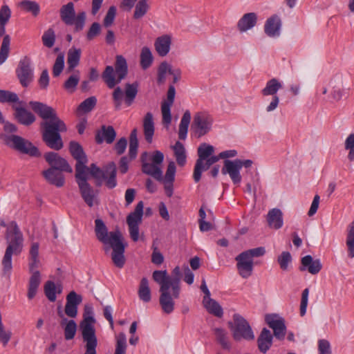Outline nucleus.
Returning a JSON list of instances; mask_svg holds the SVG:
<instances>
[{
    "label": "nucleus",
    "mask_w": 354,
    "mask_h": 354,
    "mask_svg": "<svg viewBox=\"0 0 354 354\" xmlns=\"http://www.w3.org/2000/svg\"><path fill=\"white\" fill-rule=\"evenodd\" d=\"M29 105L43 121L40 124L42 140L49 148L59 151L64 147L61 133L66 132L67 127L57 111L46 104L30 101Z\"/></svg>",
    "instance_id": "obj_1"
},
{
    "label": "nucleus",
    "mask_w": 354,
    "mask_h": 354,
    "mask_svg": "<svg viewBox=\"0 0 354 354\" xmlns=\"http://www.w3.org/2000/svg\"><path fill=\"white\" fill-rule=\"evenodd\" d=\"M181 270L179 266H176L168 275L167 271L155 270L152 279L160 285V305L164 313L170 314L174 309V299H178L180 292Z\"/></svg>",
    "instance_id": "obj_2"
},
{
    "label": "nucleus",
    "mask_w": 354,
    "mask_h": 354,
    "mask_svg": "<svg viewBox=\"0 0 354 354\" xmlns=\"http://www.w3.org/2000/svg\"><path fill=\"white\" fill-rule=\"evenodd\" d=\"M95 233L97 240L103 243L105 252L112 250L111 260L118 268H123L126 259L124 257L125 244L123 236L119 230L109 232L104 221L100 218L95 221Z\"/></svg>",
    "instance_id": "obj_3"
},
{
    "label": "nucleus",
    "mask_w": 354,
    "mask_h": 354,
    "mask_svg": "<svg viewBox=\"0 0 354 354\" xmlns=\"http://www.w3.org/2000/svg\"><path fill=\"white\" fill-rule=\"evenodd\" d=\"M5 240L7 247L1 261L3 274L9 277L12 269V257L19 255L24 247V235L17 223L12 221L6 230Z\"/></svg>",
    "instance_id": "obj_4"
},
{
    "label": "nucleus",
    "mask_w": 354,
    "mask_h": 354,
    "mask_svg": "<svg viewBox=\"0 0 354 354\" xmlns=\"http://www.w3.org/2000/svg\"><path fill=\"white\" fill-rule=\"evenodd\" d=\"M266 254L264 247H258L256 248L245 250L235 258L236 261V268L239 274L244 279H247L252 275L253 270L254 257H262Z\"/></svg>",
    "instance_id": "obj_5"
},
{
    "label": "nucleus",
    "mask_w": 354,
    "mask_h": 354,
    "mask_svg": "<svg viewBox=\"0 0 354 354\" xmlns=\"http://www.w3.org/2000/svg\"><path fill=\"white\" fill-rule=\"evenodd\" d=\"M95 318L91 315H84V319L80 323L82 339L85 342L84 354H97V339L95 335Z\"/></svg>",
    "instance_id": "obj_6"
},
{
    "label": "nucleus",
    "mask_w": 354,
    "mask_h": 354,
    "mask_svg": "<svg viewBox=\"0 0 354 354\" xmlns=\"http://www.w3.org/2000/svg\"><path fill=\"white\" fill-rule=\"evenodd\" d=\"M90 173L91 175L97 180V185L100 186L102 181H105V185L109 189H113L117 185L116 181V166L113 162H109L102 170L95 164L92 163L90 167H88L86 173Z\"/></svg>",
    "instance_id": "obj_7"
},
{
    "label": "nucleus",
    "mask_w": 354,
    "mask_h": 354,
    "mask_svg": "<svg viewBox=\"0 0 354 354\" xmlns=\"http://www.w3.org/2000/svg\"><path fill=\"white\" fill-rule=\"evenodd\" d=\"M1 138L10 148L31 157H38L40 153L37 147L27 139L17 135H2Z\"/></svg>",
    "instance_id": "obj_8"
},
{
    "label": "nucleus",
    "mask_w": 354,
    "mask_h": 354,
    "mask_svg": "<svg viewBox=\"0 0 354 354\" xmlns=\"http://www.w3.org/2000/svg\"><path fill=\"white\" fill-rule=\"evenodd\" d=\"M59 15L62 21L68 26L74 25V30L79 32L83 30L85 21V12H80L75 15V6L73 2H68L63 5L59 10Z\"/></svg>",
    "instance_id": "obj_9"
},
{
    "label": "nucleus",
    "mask_w": 354,
    "mask_h": 354,
    "mask_svg": "<svg viewBox=\"0 0 354 354\" xmlns=\"http://www.w3.org/2000/svg\"><path fill=\"white\" fill-rule=\"evenodd\" d=\"M234 322H228V326L232 331V336L234 340L240 341L242 339L245 340H253L254 335L252 328L247 320L239 314L233 315Z\"/></svg>",
    "instance_id": "obj_10"
},
{
    "label": "nucleus",
    "mask_w": 354,
    "mask_h": 354,
    "mask_svg": "<svg viewBox=\"0 0 354 354\" xmlns=\"http://www.w3.org/2000/svg\"><path fill=\"white\" fill-rule=\"evenodd\" d=\"M75 177L82 199L88 207H92L95 203H97V191L95 190L88 183L86 171L75 174Z\"/></svg>",
    "instance_id": "obj_11"
},
{
    "label": "nucleus",
    "mask_w": 354,
    "mask_h": 354,
    "mask_svg": "<svg viewBox=\"0 0 354 354\" xmlns=\"http://www.w3.org/2000/svg\"><path fill=\"white\" fill-rule=\"evenodd\" d=\"M252 163L253 162L251 160H224V166L222 168L221 172L224 175L228 174L232 182L234 184H238L241 181L240 169L243 167L249 168L252 165Z\"/></svg>",
    "instance_id": "obj_12"
},
{
    "label": "nucleus",
    "mask_w": 354,
    "mask_h": 354,
    "mask_svg": "<svg viewBox=\"0 0 354 354\" xmlns=\"http://www.w3.org/2000/svg\"><path fill=\"white\" fill-rule=\"evenodd\" d=\"M41 266L39 258H28V270L31 276L28 281V288L27 297L29 299H32L37 292L41 283V274L37 270Z\"/></svg>",
    "instance_id": "obj_13"
},
{
    "label": "nucleus",
    "mask_w": 354,
    "mask_h": 354,
    "mask_svg": "<svg viewBox=\"0 0 354 354\" xmlns=\"http://www.w3.org/2000/svg\"><path fill=\"white\" fill-rule=\"evenodd\" d=\"M15 73L21 85L24 88L28 87L34 77L31 60L29 57L26 56L20 59L15 70Z\"/></svg>",
    "instance_id": "obj_14"
},
{
    "label": "nucleus",
    "mask_w": 354,
    "mask_h": 354,
    "mask_svg": "<svg viewBox=\"0 0 354 354\" xmlns=\"http://www.w3.org/2000/svg\"><path fill=\"white\" fill-rule=\"evenodd\" d=\"M143 207V202L140 201L136 206L134 211L130 213L127 217V223L129 225L130 236L135 242L139 239V224L142 221Z\"/></svg>",
    "instance_id": "obj_15"
},
{
    "label": "nucleus",
    "mask_w": 354,
    "mask_h": 354,
    "mask_svg": "<svg viewBox=\"0 0 354 354\" xmlns=\"http://www.w3.org/2000/svg\"><path fill=\"white\" fill-rule=\"evenodd\" d=\"M212 122L213 120L209 115L204 112H198L194 115L192 129L198 138H200L211 130Z\"/></svg>",
    "instance_id": "obj_16"
},
{
    "label": "nucleus",
    "mask_w": 354,
    "mask_h": 354,
    "mask_svg": "<svg viewBox=\"0 0 354 354\" xmlns=\"http://www.w3.org/2000/svg\"><path fill=\"white\" fill-rule=\"evenodd\" d=\"M69 151L77 162L75 165V174L87 171L88 167L86 164L88 159L80 144L75 141H71L69 142Z\"/></svg>",
    "instance_id": "obj_17"
},
{
    "label": "nucleus",
    "mask_w": 354,
    "mask_h": 354,
    "mask_svg": "<svg viewBox=\"0 0 354 354\" xmlns=\"http://www.w3.org/2000/svg\"><path fill=\"white\" fill-rule=\"evenodd\" d=\"M214 151L213 146L207 143H202L198 148V158L196 160L193 178L196 183L200 180V170L202 167L203 161H205L207 158L211 157Z\"/></svg>",
    "instance_id": "obj_18"
},
{
    "label": "nucleus",
    "mask_w": 354,
    "mask_h": 354,
    "mask_svg": "<svg viewBox=\"0 0 354 354\" xmlns=\"http://www.w3.org/2000/svg\"><path fill=\"white\" fill-rule=\"evenodd\" d=\"M44 157L50 166L48 169L65 171V172L70 174L73 172V169L67 160L61 157L57 153L53 151L47 152L44 154Z\"/></svg>",
    "instance_id": "obj_19"
},
{
    "label": "nucleus",
    "mask_w": 354,
    "mask_h": 354,
    "mask_svg": "<svg viewBox=\"0 0 354 354\" xmlns=\"http://www.w3.org/2000/svg\"><path fill=\"white\" fill-rule=\"evenodd\" d=\"M266 324L273 330L274 335L279 339L284 338L286 331L284 319L277 314L266 315Z\"/></svg>",
    "instance_id": "obj_20"
},
{
    "label": "nucleus",
    "mask_w": 354,
    "mask_h": 354,
    "mask_svg": "<svg viewBox=\"0 0 354 354\" xmlns=\"http://www.w3.org/2000/svg\"><path fill=\"white\" fill-rule=\"evenodd\" d=\"M21 105L19 104L12 105V107L15 111L14 117L19 124L30 126L35 122L36 117L32 112Z\"/></svg>",
    "instance_id": "obj_21"
},
{
    "label": "nucleus",
    "mask_w": 354,
    "mask_h": 354,
    "mask_svg": "<svg viewBox=\"0 0 354 354\" xmlns=\"http://www.w3.org/2000/svg\"><path fill=\"white\" fill-rule=\"evenodd\" d=\"M148 157L147 152L142 153L140 159L142 161V171L143 173L151 176L157 180L161 181L163 180L162 172L161 169L153 163H149L147 162Z\"/></svg>",
    "instance_id": "obj_22"
},
{
    "label": "nucleus",
    "mask_w": 354,
    "mask_h": 354,
    "mask_svg": "<svg viewBox=\"0 0 354 354\" xmlns=\"http://www.w3.org/2000/svg\"><path fill=\"white\" fill-rule=\"evenodd\" d=\"M63 172H65V171L48 169L42 171V176L50 185L62 187L65 184V177Z\"/></svg>",
    "instance_id": "obj_23"
},
{
    "label": "nucleus",
    "mask_w": 354,
    "mask_h": 354,
    "mask_svg": "<svg viewBox=\"0 0 354 354\" xmlns=\"http://www.w3.org/2000/svg\"><path fill=\"white\" fill-rule=\"evenodd\" d=\"M116 132L112 126L102 125L101 129L95 133V140L97 144H102L105 141L107 144H111L115 140Z\"/></svg>",
    "instance_id": "obj_24"
},
{
    "label": "nucleus",
    "mask_w": 354,
    "mask_h": 354,
    "mask_svg": "<svg viewBox=\"0 0 354 354\" xmlns=\"http://www.w3.org/2000/svg\"><path fill=\"white\" fill-rule=\"evenodd\" d=\"M301 266L299 268L301 271L307 270L312 274H317L322 268V265L319 259L314 260L310 255H306L301 258Z\"/></svg>",
    "instance_id": "obj_25"
},
{
    "label": "nucleus",
    "mask_w": 354,
    "mask_h": 354,
    "mask_svg": "<svg viewBox=\"0 0 354 354\" xmlns=\"http://www.w3.org/2000/svg\"><path fill=\"white\" fill-rule=\"evenodd\" d=\"M171 44V37L169 35H164L156 38L154 42V47L157 53L160 57L166 56L169 50Z\"/></svg>",
    "instance_id": "obj_26"
},
{
    "label": "nucleus",
    "mask_w": 354,
    "mask_h": 354,
    "mask_svg": "<svg viewBox=\"0 0 354 354\" xmlns=\"http://www.w3.org/2000/svg\"><path fill=\"white\" fill-rule=\"evenodd\" d=\"M6 26V24L0 23V37H3L0 48V65L6 60L10 51V37L5 34Z\"/></svg>",
    "instance_id": "obj_27"
},
{
    "label": "nucleus",
    "mask_w": 354,
    "mask_h": 354,
    "mask_svg": "<svg viewBox=\"0 0 354 354\" xmlns=\"http://www.w3.org/2000/svg\"><path fill=\"white\" fill-rule=\"evenodd\" d=\"M267 222L270 228L274 230L280 229L283 224L281 210L278 208L270 209L267 214Z\"/></svg>",
    "instance_id": "obj_28"
},
{
    "label": "nucleus",
    "mask_w": 354,
    "mask_h": 354,
    "mask_svg": "<svg viewBox=\"0 0 354 354\" xmlns=\"http://www.w3.org/2000/svg\"><path fill=\"white\" fill-rule=\"evenodd\" d=\"M272 335L266 328H263L257 338L258 348L262 353H266L272 344Z\"/></svg>",
    "instance_id": "obj_29"
},
{
    "label": "nucleus",
    "mask_w": 354,
    "mask_h": 354,
    "mask_svg": "<svg viewBox=\"0 0 354 354\" xmlns=\"http://www.w3.org/2000/svg\"><path fill=\"white\" fill-rule=\"evenodd\" d=\"M280 28L281 19L278 16L274 15L266 21L264 30L268 36L276 37L279 35Z\"/></svg>",
    "instance_id": "obj_30"
},
{
    "label": "nucleus",
    "mask_w": 354,
    "mask_h": 354,
    "mask_svg": "<svg viewBox=\"0 0 354 354\" xmlns=\"http://www.w3.org/2000/svg\"><path fill=\"white\" fill-rule=\"evenodd\" d=\"M154 131L155 128L153 115L151 113L148 112L146 113L143 119L144 136L148 143L152 142Z\"/></svg>",
    "instance_id": "obj_31"
},
{
    "label": "nucleus",
    "mask_w": 354,
    "mask_h": 354,
    "mask_svg": "<svg viewBox=\"0 0 354 354\" xmlns=\"http://www.w3.org/2000/svg\"><path fill=\"white\" fill-rule=\"evenodd\" d=\"M257 21V16L254 12L245 14L238 21L237 28L240 32H245L253 28Z\"/></svg>",
    "instance_id": "obj_32"
},
{
    "label": "nucleus",
    "mask_w": 354,
    "mask_h": 354,
    "mask_svg": "<svg viewBox=\"0 0 354 354\" xmlns=\"http://www.w3.org/2000/svg\"><path fill=\"white\" fill-rule=\"evenodd\" d=\"M82 50L80 48L73 47L68 51L67 55V69L68 73L72 72L79 65Z\"/></svg>",
    "instance_id": "obj_33"
},
{
    "label": "nucleus",
    "mask_w": 354,
    "mask_h": 354,
    "mask_svg": "<svg viewBox=\"0 0 354 354\" xmlns=\"http://www.w3.org/2000/svg\"><path fill=\"white\" fill-rule=\"evenodd\" d=\"M44 291L48 299L53 302L56 300V294H61L62 288L60 285L56 286L53 281H47L44 284Z\"/></svg>",
    "instance_id": "obj_34"
},
{
    "label": "nucleus",
    "mask_w": 354,
    "mask_h": 354,
    "mask_svg": "<svg viewBox=\"0 0 354 354\" xmlns=\"http://www.w3.org/2000/svg\"><path fill=\"white\" fill-rule=\"evenodd\" d=\"M138 294L140 299L142 301L147 303L151 301V290L149 286V281L146 277H143L140 280Z\"/></svg>",
    "instance_id": "obj_35"
},
{
    "label": "nucleus",
    "mask_w": 354,
    "mask_h": 354,
    "mask_svg": "<svg viewBox=\"0 0 354 354\" xmlns=\"http://www.w3.org/2000/svg\"><path fill=\"white\" fill-rule=\"evenodd\" d=\"M128 72L127 63L125 58L122 55L116 56L115 73L118 75V82L123 80Z\"/></svg>",
    "instance_id": "obj_36"
},
{
    "label": "nucleus",
    "mask_w": 354,
    "mask_h": 354,
    "mask_svg": "<svg viewBox=\"0 0 354 354\" xmlns=\"http://www.w3.org/2000/svg\"><path fill=\"white\" fill-rule=\"evenodd\" d=\"M203 305L207 310L217 317H221L223 315L222 307L213 299L203 301Z\"/></svg>",
    "instance_id": "obj_37"
},
{
    "label": "nucleus",
    "mask_w": 354,
    "mask_h": 354,
    "mask_svg": "<svg viewBox=\"0 0 354 354\" xmlns=\"http://www.w3.org/2000/svg\"><path fill=\"white\" fill-rule=\"evenodd\" d=\"M346 245L348 257L354 258V222L351 223L348 226Z\"/></svg>",
    "instance_id": "obj_38"
},
{
    "label": "nucleus",
    "mask_w": 354,
    "mask_h": 354,
    "mask_svg": "<svg viewBox=\"0 0 354 354\" xmlns=\"http://www.w3.org/2000/svg\"><path fill=\"white\" fill-rule=\"evenodd\" d=\"M281 82L276 78L270 80L266 85V87L261 91L263 95H276L277 91L281 88Z\"/></svg>",
    "instance_id": "obj_39"
},
{
    "label": "nucleus",
    "mask_w": 354,
    "mask_h": 354,
    "mask_svg": "<svg viewBox=\"0 0 354 354\" xmlns=\"http://www.w3.org/2000/svg\"><path fill=\"white\" fill-rule=\"evenodd\" d=\"M140 66L143 70H146L152 64L153 57L149 48L145 46L142 48L140 53Z\"/></svg>",
    "instance_id": "obj_40"
},
{
    "label": "nucleus",
    "mask_w": 354,
    "mask_h": 354,
    "mask_svg": "<svg viewBox=\"0 0 354 354\" xmlns=\"http://www.w3.org/2000/svg\"><path fill=\"white\" fill-rule=\"evenodd\" d=\"M191 120V114L189 111H186L180 120L178 130V138L180 140H185L187 136L188 127Z\"/></svg>",
    "instance_id": "obj_41"
},
{
    "label": "nucleus",
    "mask_w": 354,
    "mask_h": 354,
    "mask_svg": "<svg viewBox=\"0 0 354 354\" xmlns=\"http://www.w3.org/2000/svg\"><path fill=\"white\" fill-rule=\"evenodd\" d=\"M138 83L127 84L125 86V104L129 106L132 104L138 93Z\"/></svg>",
    "instance_id": "obj_42"
},
{
    "label": "nucleus",
    "mask_w": 354,
    "mask_h": 354,
    "mask_svg": "<svg viewBox=\"0 0 354 354\" xmlns=\"http://www.w3.org/2000/svg\"><path fill=\"white\" fill-rule=\"evenodd\" d=\"M171 66L167 62H162L160 64L157 71V83L158 84H163L166 81L167 73H171Z\"/></svg>",
    "instance_id": "obj_43"
},
{
    "label": "nucleus",
    "mask_w": 354,
    "mask_h": 354,
    "mask_svg": "<svg viewBox=\"0 0 354 354\" xmlns=\"http://www.w3.org/2000/svg\"><path fill=\"white\" fill-rule=\"evenodd\" d=\"M150 8L148 0H139L135 5L133 18L139 19L143 17Z\"/></svg>",
    "instance_id": "obj_44"
},
{
    "label": "nucleus",
    "mask_w": 354,
    "mask_h": 354,
    "mask_svg": "<svg viewBox=\"0 0 354 354\" xmlns=\"http://www.w3.org/2000/svg\"><path fill=\"white\" fill-rule=\"evenodd\" d=\"M102 77L109 88H113L120 82H118L115 78V71L113 68L111 66H107L102 73Z\"/></svg>",
    "instance_id": "obj_45"
},
{
    "label": "nucleus",
    "mask_w": 354,
    "mask_h": 354,
    "mask_svg": "<svg viewBox=\"0 0 354 354\" xmlns=\"http://www.w3.org/2000/svg\"><path fill=\"white\" fill-rule=\"evenodd\" d=\"M173 148L178 165L181 167L184 166L187 158L184 145L180 142L177 141Z\"/></svg>",
    "instance_id": "obj_46"
},
{
    "label": "nucleus",
    "mask_w": 354,
    "mask_h": 354,
    "mask_svg": "<svg viewBox=\"0 0 354 354\" xmlns=\"http://www.w3.org/2000/svg\"><path fill=\"white\" fill-rule=\"evenodd\" d=\"M0 102L24 104V102L19 100L18 95L15 93L6 90H0Z\"/></svg>",
    "instance_id": "obj_47"
},
{
    "label": "nucleus",
    "mask_w": 354,
    "mask_h": 354,
    "mask_svg": "<svg viewBox=\"0 0 354 354\" xmlns=\"http://www.w3.org/2000/svg\"><path fill=\"white\" fill-rule=\"evenodd\" d=\"M137 129H133L130 133L129 155L131 159H134L137 155V151L138 147V140L137 138Z\"/></svg>",
    "instance_id": "obj_48"
},
{
    "label": "nucleus",
    "mask_w": 354,
    "mask_h": 354,
    "mask_svg": "<svg viewBox=\"0 0 354 354\" xmlns=\"http://www.w3.org/2000/svg\"><path fill=\"white\" fill-rule=\"evenodd\" d=\"M80 77L79 71L71 75L64 83L63 87L68 93H73L80 82Z\"/></svg>",
    "instance_id": "obj_49"
},
{
    "label": "nucleus",
    "mask_w": 354,
    "mask_h": 354,
    "mask_svg": "<svg viewBox=\"0 0 354 354\" xmlns=\"http://www.w3.org/2000/svg\"><path fill=\"white\" fill-rule=\"evenodd\" d=\"M116 344L114 354H126L127 344V337L124 333H120L115 336Z\"/></svg>",
    "instance_id": "obj_50"
},
{
    "label": "nucleus",
    "mask_w": 354,
    "mask_h": 354,
    "mask_svg": "<svg viewBox=\"0 0 354 354\" xmlns=\"http://www.w3.org/2000/svg\"><path fill=\"white\" fill-rule=\"evenodd\" d=\"M20 7L24 11L31 12L35 17L37 16L40 11L39 5L33 1L24 0L20 3Z\"/></svg>",
    "instance_id": "obj_51"
},
{
    "label": "nucleus",
    "mask_w": 354,
    "mask_h": 354,
    "mask_svg": "<svg viewBox=\"0 0 354 354\" xmlns=\"http://www.w3.org/2000/svg\"><path fill=\"white\" fill-rule=\"evenodd\" d=\"M214 334L216 335V340L221 344L223 348L230 349V345L228 342L226 331L223 328H216L214 329Z\"/></svg>",
    "instance_id": "obj_52"
},
{
    "label": "nucleus",
    "mask_w": 354,
    "mask_h": 354,
    "mask_svg": "<svg viewBox=\"0 0 354 354\" xmlns=\"http://www.w3.org/2000/svg\"><path fill=\"white\" fill-rule=\"evenodd\" d=\"M96 103V97L95 96H91L81 102L77 109L78 111H83L84 113H88L95 107Z\"/></svg>",
    "instance_id": "obj_53"
},
{
    "label": "nucleus",
    "mask_w": 354,
    "mask_h": 354,
    "mask_svg": "<svg viewBox=\"0 0 354 354\" xmlns=\"http://www.w3.org/2000/svg\"><path fill=\"white\" fill-rule=\"evenodd\" d=\"M64 337L66 340H71L74 338L77 331V324L73 319L69 320L64 328Z\"/></svg>",
    "instance_id": "obj_54"
},
{
    "label": "nucleus",
    "mask_w": 354,
    "mask_h": 354,
    "mask_svg": "<svg viewBox=\"0 0 354 354\" xmlns=\"http://www.w3.org/2000/svg\"><path fill=\"white\" fill-rule=\"evenodd\" d=\"M41 39L43 44L45 46L48 48L53 47L55 41V34L54 30L52 28L48 29L46 32H44Z\"/></svg>",
    "instance_id": "obj_55"
},
{
    "label": "nucleus",
    "mask_w": 354,
    "mask_h": 354,
    "mask_svg": "<svg viewBox=\"0 0 354 354\" xmlns=\"http://www.w3.org/2000/svg\"><path fill=\"white\" fill-rule=\"evenodd\" d=\"M64 66V56L63 54L57 55L53 66V75L58 77L62 72Z\"/></svg>",
    "instance_id": "obj_56"
},
{
    "label": "nucleus",
    "mask_w": 354,
    "mask_h": 354,
    "mask_svg": "<svg viewBox=\"0 0 354 354\" xmlns=\"http://www.w3.org/2000/svg\"><path fill=\"white\" fill-rule=\"evenodd\" d=\"M173 104L163 102L161 104V111L162 115V122L166 124H169L171 121V106Z\"/></svg>",
    "instance_id": "obj_57"
},
{
    "label": "nucleus",
    "mask_w": 354,
    "mask_h": 354,
    "mask_svg": "<svg viewBox=\"0 0 354 354\" xmlns=\"http://www.w3.org/2000/svg\"><path fill=\"white\" fill-rule=\"evenodd\" d=\"M292 261V257L289 252H283L277 258V261L280 266V268L283 270H287L288 264Z\"/></svg>",
    "instance_id": "obj_58"
},
{
    "label": "nucleus",
    "mask_w": 354,
    "mask_h": 354,
    "mask_svg": "<svg viewBox=\"0 0 354 354\" xmlns=\"http://www.w3.org/2000/svg\"><path fill=\"white\" fill-rule=\"evenodd\" d=\"M175 174L176 165L173 161H171L167 166L166 174L164 178V182H167V183H173L175 179Z\"/></svg>",
    "instance_id": "obj_59"
},
{
    "label": "nucleus",
    "mask_w": 354,
    "mask_h": 354,
    "mask_svg": "<svg viewBox=\"0 0 354 354\" xmlns=\"http://www.w3.org/2000/svg\"><path fill=\"white\" fill-rule=\"evenodd\" d=\"M116 15V8L114 6H111L104 19L103 24L105 27L108 28L111 26L115 19Z\"/></svg>",
    "instance_id": "obj_60"
},
{
    "label": "nucleus",
    "mask_w": 354,
    "mask_h": 354,
    "mask_svg": "<svg viewBox=\"0 0 354 354\" xmlns=\"http://www.w3.org/2000/svg\"><path fill=\"white\" fill-rule=\"evenodd\" d=\"M345 149H349L348 158L350 161H354V133L350 134L345 141Z\"/></svg>",
    "instance_id": "obj_61"
},
{
    "label": "nucleus",
    "mask_w": 354,
    "mask_h": 354,
    "mask_svg": "<svg viewBox=\"0 0 354 354\" xmlns=\"http://www.w3.org/2000/svg\"><path fill=\"white\" fill-rule=\"evenodd\" d=\"M100 32L101 26L100 24L97 22L93 23L87 32V39L89 41L93 40L95 37L100 35Z\"/></svg>",
    "instance_id": "obj_62"
},
{
    "label": "nucleus",
    "mask_w": 354,
    "mask_h": 354,
    "mask_svg": "<svg viewBox=\"0 0 354 354\" xmlns=\"http://www.w3.org/2000/svg\"><path fill=\"white\" fill-rule=\"evenodd\" d=\"M11 13L8 6H2L0 8V23L7 24L11 17Z\"/></svg>",
    "instance_id": "obj_63"
},
{
    "label": "nucleus",
    "mask_w": 354,
    "mask_h": 354,
    "mask_svg": "<svg viewBox=\"0 0 354 354\" xmlns=\"http://www.w3.org/2000/svg\"><path fill=\"white\" fill-rule=\"evenodd\" d=\"M49 75L47 69H44L42 71L40 77L38 80V84L39 88L42 90H46L49 84Z\"/></svg>",
    "instance_id": "obj_64"
}]
</instances>
